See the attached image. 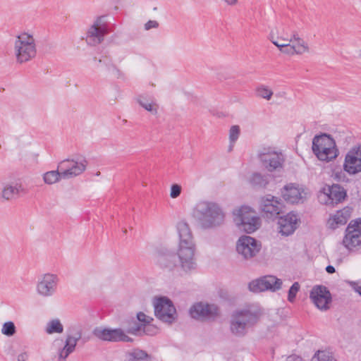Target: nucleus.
I'll return each mask as SVG.
<instances>
[{"label": "nucleus", "mask_w": 361, "mask_h": 361, "mask_svg": "<svg viewBox=\"0 0 361 361\" xmlns=\"http://www.w3.org/2000/svg\"><path fill=\"white\" fill-rule=\"evenodd\" d=\"M179 243L177 255L166 250L159 252L157 263L162 269L170 271L179 267L185 274L197 269V264L195 257V244L189 225L183 221L177 224Z\"/></svg>", "instance_id": "1"}, {"label": "nucleus", "mask_w": 361, "mask_h": 361, "mask_svg": "<svg viewBox=\"0 0 361 361\" xmlns=\"http://www.w3.org/2000/svg\"><path fill=\"white\" fill-rule=\"evenodd\" d=\"M192 215L204 229H211L224 224L225 213L220 205L214 202L202 201L193 209Z\"/></svg>", "instance_id": "2"}, {"label": "nucleus", "mask_w": 361, "mask_h": 361, "mask_svg": "<svg viewBox=\"0 0 361 361\" xmlns=\"http://www.w3.org/2000/svg\"><path fill=\"white\" fill-rule=\"evenodd\" d=\"M261 315V310L254 306L235 310L230 319L231 332L238 337L245 336L247 329L256 324Z\"/></svg>", "instance_id": "3"}, {"label": "nucleus", "mask_w": 361, "mask_h": 361, "mask_svg": "<svg viewBox=\"0 0 361 361\" xmlns=\"http://www.w3.org/2000/svg\"><path fill=\"white\" fill-rule=\"evenodd\" d=\"M312 149L321 161H331L338 155L336 140L327 133L315 135L312 139Z\"/></svg>", "instance_id": "4"}, {"label": "nucleus", "mask_w": 361, "mask_h": 361, "mask_svg": "<svg viewBox=\"0 0 361 361\" xmlns=\"http://www.w3.org/2000/svg\"><path fill=\"white\" fill-rule=\"evenodd\" d=\"M257 157L262 166L269 172H280L283 169L285 156L275 147H262L258 150Z\"/></svg>", "instance_id": "5"}, {"label": "nucleus", "mask_w": 361, "mask_h": 361, "mask_svg": "<svg viewBox=\"0 0 361 361\" xmlns=\"http://www.w3.org/2000/svg\"><path fill=\"white\" fill-rule=\"evenodd\" d=\"M15 54L18 63H23L35 58L37 54L35 39L33 36L24 32L18 35L15 41Z\"/></svg>", "instance_id": "6"}, {"label": "nucleus", "mask_w": 361, "mask_h": 361, "mask_svg": "<svg viewBox=\"0 0 361 361\" xmlns=\"http://www.w3.org/2000/svg\"><path fill=\"white\" fill-rule=\"evenodd\" d=\"M233 214L236 225L245 232L250 233L259 228L260 219L255 215L250 207L243 206L234 210Z\"/></svg>", "instance_id": "7"}, {"label": "nucleus", "mask_w": 361, "mask_h": 361, "mask_svg": "<svg viewBox=\"0 0 361 361\" xmlns=\"http://www.w3.org/2000/svg\"><path fill=\"white\" fill-rule=\"evenodd\" d=\"M82 334L80 326H72L68 329L65 344L58 351L59 361L65 360L75 350L78 341L82 340L83 343L86 342L87 340L82 338Z\"/></svg>", "instance_id": "8"}, {"label": "nucleus", "mask_w": 361, "mask_h": 361, "mask_svg": "<svg viewBox=\"0 0 361 361\" xmlns=\"http://www.w3.org/2000/svg\"><path fill=\"white\" fill-rule=\"evenodd\" d=\"M261 248V242L249 235H242L236 242V251L245 259L255 257Z\"/></svg>", "instance_id": "9"}, {"label": "nucleus", "mask_w": 361, "mask_h": 361, "mask_svg": "<svg viewBox=\"0 0 361 361\" xmlns=\"http://www.w3.org/2000/svg\"><path fill=\"white\" fill-rule=\"evenodd\" d=\"M154 314L163 322L171 324L176 319V310L171 300L160 297L154 302Z\"/></svg>", "instance_id": "10"}, {"label": "nucleus", "mask_w": 361, "mask_h": 361, "mask_svg": "<svg viewBox=\"0 0 361 361\" xmlns=\"http://www.w3.org/2000/svg\"><path fill=\"white\" fill-rule=\"evenodd\" d=\"M342 243L350 251L361 246V219L348 224Z\"/></svg>", "instance_id": "11"}, {"label": "nucleus", "mask_w": 361, "mask_h": 361, "mask_svg": "<svg viewBox=\"0 0 361 361\" xmlns=\"http://www.w3.org/2000/svg\"><path fill=\"white\" fill-rule=\"evenodd\" d=\"M104 18L98 17L89 28L86 37V41L89 44L95 46L100 44L104 40V37L109 33V28Z\"/></svg>", "instance_id": "12"}, {"label": "nucleus", "mask_w": 361, "mask_h": 361, "mask_svg": "<svg viewBox=\"0 0 361 361\" xmlns=\"http://www.w3.org/2000/svg\"><path fill=\"white\" fill-rule=\"evenodd\" d=\"M190 314L192 318L201 321L214 320L219 315V308L215 305L197 302L190 307Z\"/></svg>", "instance_id": "13"}, {"label": "nucleus", "mask_w": 361, "mask_h": 361, "mask_svg": "<svg viewBox=\"0 0 361 361\" xmlns=\"http://www.w3.org/2000/svg\"><path fill=\"white\" fill-rule=\"evenodd\" d=\"M282 281L274 276H265L251 281L248 288L250 291L258 293L267 290L276 291L281 288Z\"/></svg>", "instance_id": "14"}, {"label": "nucleus", "mask_w": 361, "mask_h": 361, "mask_svg": "<svg viewBox=\"0 0 361 361\" xmlns=\"http://www.w3.org/2000/svg\"><path fill=\"white\" fill-rule=\"evenodd\" d=\"M59 277L54 274H44L41 276L37 283V292L43 297H50L56 290Z\"/></svg>", "instance_id": "15"}, {"label": "nucleus", "mask_w": 361, "mask_h": 361, "mask_svg": "<svg viewBox=\"0 0 361 361\" xmlns=\"http://www.w3.org/2000/svg\"><path fill=\"white\" fill-rule=\"evenodd\" d=\"M343 169L350 175L361 172V145L355 146L347 153Z\"/></svg>", "instance_id": "16"}, {"label": "nucleus", "mask_w": 361, "mask_h": 361, "mask_svg": "<svg viewBox=\"0 0 361 361\" xmlns=\"http://www.w3.org/2000/svg\"><path fill=\"white\" fill-rule=\"evenodd\" d=\"M92 334L99 339L111 342H132L133 339L127 336L121 329H102L96 327Z\"/></svg>", "instance_id": "17"}, {"label": "nucleus", "mask_w": 361, "mask_h": 361, "mask_svg": "<svg viewBox=\"0 0 361 361\" xmlns=\"http://www.w3.org/2000/svg\"><path fill=\"white\" fill-rule=\"evenodd\" d=\"M87 161H81L66 159L59 164L58 169L62 171L63 178H70L81 174L86 169Z\"/></svg>", "instance_id": "18"}, {"label": "nucleus", "mask_w": 361, "mask_h": 361, "mask_svg": "<svg viewBox=\"0 0 361 361\" xmlns=\"http://www.w3.org/2000/svg\"><path fill=\"white\" fill-rule=\"evenodd\" d=\"M310 298L316 307L321 310L329 309L331 302V295L326 287L316 286L310 291Z\"/></svg>", "instance_id": "19"}, {"label": "nucleus", "mask_w": 361, "mask_h": 361, "mask_svg": "<svg viewBox=\"0 0 361 361\" xmlns=\"http://www.w3.org/2000/svg\"><path fill=\"white\" fill-rule=\"evenodd\" d=\"M283 203L271 195H268L265 198H262L261 202V209L265 216L268 219H274L283 213Z\"/></svg>", "instance_id": "20"}, {"label": "nucleus", "mask_w": 361, "mask_h": 361, "mask_svg": "<svg viewBox=\"0 0 361 361\" xmlns=\"http://www.w3.org/2000/svg\"><path fill=\"white\" fill-rule=\"evenodd\" d=\"M322 195L327 197L328 200L325 202L326 204H338L343 200L346 196L345 189L338 184H333L332 185H326L322 188Z\"/></svg>", "instance_id": "21"}, {"label": "nucleus", "mask_w": 361, "mask_h": 361, "mask_svg": "<svg viewBox=\"0 0 361 361\" xmlns=\"http://www.w3.org/2000/svg\"><path fill=\"white\" fill-rule=\"evenodd\" d=\"M298 220L297 216L291 212L281 216L278 221L279 232L283 235H291L297 228Z\"/></svg>", "instance_id": "22"}, {"label": "nucleus", "mask_w": 361, "mask_h": 361, "mask_svg": "<svg viewBox=\"0 0 361 361\" xmlns=\"http://www.w3.org/2000/svg\"><path fill=\"white\" fill-rule=\"evenodd\" d=\"M282 195L287 202L291 204L298 203L303 198L300 189L293 184L284 187Z\"/></svg>", "instance_id": "23"}, {"label": "nucleus", "mask_w": 361, "mask_h": 361, "mask_svg": "<svg viewBox=\"0 0 361 361\" xmlns=\"http://www.w3.org/2000/svg\"><path fill=\"white\" fill-rule=\"evenodd\" d=\"M136 101L143 109L152 114H157L159 106L152 97L141 94L137 97Z\"/></svg>", "instance_id": "24"}, {"label": "nucleus", "mask_w": 361, "mask_h": 361, "mask_svg": "<svg viewBox=\"0 0 361 361\" xmlns=\"http://www.w3.org/2000/svg\"><path fill=\"white\" fill-rule=\"evenodd\" d=\"M279 38L275 39L273 35H271V37H270V40L271 41V42L275 46H276L281 52L286 54H289V55L295 54L293 44H290V42H292V39L281 38V39L282 41H285L286 43H280L279 42Z\"/></svg>", "instance_id": "25"}, {"label": "nucleus", "mask_w": 361, "mask_h": 361, "mask_svg": "<svg viewBox=\"0 0 361 361\" xmlns=\"http://www.w3.org/2000/svg\"><path fill=\"white\" fill-rule=\"evenodd\" d=\"M269 182V176L263 175L260 173H254L250 178V184L258 188H265Z\"/></svg>", "instance_id": "26"}, {"label": "nucleus", "mask_w": 361, "mask_h": 361, "mask_svg": "<svg viewBox=\"0 0 361 361\" xmlns=\"http://www.w3.org/2000/svg\"><path fill=\"white\" fill-rule=\"evenodd\" d=\"M129 361H151L152 356L141 349H134L128 353Z\"/></svg>", "instance_id": "27"}, {"label": "nucleus", "mask_w": 361, "mask_h": 361, "mask_svg": "<svg viewBox=\"0 0 361 361\" xmlns=\"http://www.w3.org/2000/svg\"><path fill=\"white\" fill-rule=\"evenodd\" d=\"M45 331L48 334H61L63 331V326L59 319H51L47 324Z\"/></svg>", "instance_id": "28"}, {"label": "nucleus", "mask_w": 361, "mask_h": 361, "mask_svg": "<svg viewBox=\"0 0 361 361\" xmlns=\"http://www.w3.org/2000/svg\"><path fill=\"white\" fill-rule=\"evenodd\" d=\"M60 169L56 171H47L43 175V180L45 183L51 185L57 183L62 178V171H59Z\"/></svg>", "instance_id": "29"}, {"label": "nucleus", "mask_w": 361, "mask_h": 361, "mask_svg": "<svg viewBox=\"0 0 361 361\" xmlns=\"http://www.w3.org/2000/svg\"><path fill=\"white\" fill-rule=\"evenodd\" d=\"M20 188V185H18V184L14 186H6L2 191V197L7 200L13 199L15 196L18 195Z\"/></svg>", "instance_id": "30"}, {"label": "nucleus", "mask_w": 361, "mask_h": 361, "mask_svg": "<svg viewBox=\"0 0 361 361\" xmlns=\"http://www.w3.org/2000/svg\"><path fill=\"white\" fill-rule=\"evenodd\" d=\"M312 361H336L329 352L318 351L312 358Z\"/></svg>", "instance_id": "31"}, {"label": "nucleus", "mask_w": 361, "mask_h": 361, "mask_svg": "<svg viewBox=\"0 0 361 361\" xmlns=\"http://www.w3.org/2000/svg\"><path fill=\"white\" fill-rule=\"evenodd\" d=\"M16 332V328L13 322H5L1 329V333L6 336H12Z\"/></svg>", "instance_id": "32"}, {"label": "nucleus", "mask_w": 361, "mask_h": 361, "mask_svg": "<svg viewBox=\"0 0 361 361\" xmlns=\"http://www.w3.org/2000/svg\"><path fill=\"white\" fill-rule=\"evenodd\" d=\"M105 66L108 71L111 72L112 75L115 77L119 78L123 76V73L119 70V68L112 63L111 60H109L108 62L105 63Z\"/></svg>", "instance_id": "33"}, {"label": "nucleus", "mask_w": 361, "mask_h": 361, "mask_svg": "<svg viewBox=\"0 0 361 361\" xmlns=\"http://www.w3.org/2000/svg\"><path fill=\"white\" fill-rule=\"evenodd\" d=\"M295 54H302L309 52L310 48L307 44L304 41H300L296 44H293Z\"/></svg>", "instance_id": "34"}, {"label": "nucleus", "mask_w": 361, "mask_h": 361, "mask_svg": "<svg viewBox=\"0 0 361 361\" xmlns=\"http://www.w3.org/2000/svg\"><path fill=\"white\" fill-rule=\"evenodd\" d=\"M343 221V216H340L338 214H334V216L329 220V224L330 226L335 229L340 225H344L347 223L348 221H345L344 222H342Z\"/></svg>", "instance_id": "35"}, {"label": "nucleus", "mask_w": 361, "mask_h": 361, "mask_svg": "<svg viewBox=\"0 0 361 361\" xmlns=\"http://www.w3.org/2000/svg\"><path fill=\"white\" fill-rule=\"evenodd\" d=\"M257 92L260 97L267 100H269L273 95V92L270 89L264 86L258 87Z\"/></svg>", "instance_id": "36"}, {"label": "nucleus", "mask_w": 361, "mask_h": 361, "mask_svg": "<svg viewBox=\"0 0 361 361\" xmlns=\"http://www.w3.org/2000/svg\"><path fill=\"white\" fill-rule=\"evenodd\" d=\"M240 128L238 126H233L229 130V140L231 144H233L239 137Z\"/></svg>", "instance_id": "37"}, {"label": "nucleus", "mask_w": 361, "mask_h": 361, "mask_svg": "<svg viewBox=\"0 0 361 361\" xmlns=\"http://www.w3.org/2000/svg\"><path fill=\"white\" fill-rule=\"evenodd\" d=\"M300 290V284L298 282H295L288 290V300L293 302L295 298L297 293Z\"/></svg>", "instance_id": "38"}, {"label": "nucleus", "mask_w": 361, "mask_h": 361, "mask_svg": "<svg viewBox=\"0 0 361 361\" xmlns=\"http://www.w3.org/2000/svg\"><path fill=\"white\" fill-rule=\"evenodd\" d=\"M137 319L143 326L150 324V323L153 321L152 317L146 315L142 312H140L137 314Z\"/></svg>", "instance_id": "39"}, {"label": "nucleus", "mask_w": 361, "mask_h": 361, "mask_svg": "<svg viewBox=\"0 0 361 361\" xmlns=\"http://www.w3.org/2000/svg\"><path fill=\"white\" fill-rule=\"evenodd\" d=\"M143 326L136 322H133V325L128 328V333L132 334H140L142 331Z\"/></svg>", "instance_id": "40"}, {"label": "nucleus", "mask_w": 361, "mask_h": 361, "mask_svg": "<svg viewBox=\"0 0 361 361\" xmlns=\"http://www.w3.org/2000/svg\"><path fill=\"white\" fill-rule=\"evenodd\" d=\"M336 214H338L340 216H343V221L342 222H344L345 221H348L351 215V209L349 207H345L343 209L338 211Z\"/></svg>", "instance_id": "41"}, {"label": "nucleus", "mask_w": 361, "mask_h": 361, "mask_svg": "<svg viewBox=\"0 0 361 361\" xmlns=\"http://www.w3.org/2000/svg\"><path fill=\"white\" fill-rule=\"evenodd\" d=\"M180 192L181 187L179 185L173 184L171 185L170 196L172 198L178 197L180 195Z\"/></svg>", "instance_id": "42"}, {"label": "nucleus", "mask_w": 361, "mask_h": 361, "mask_svg": "<svg viewBox=\"0 0 361 361\" xmlns=\"http://www.w3.org/2000/svg\"><path fill=\"white\" fill-rule=\"evenodd\" d=\"M142 331L147 335H154L157 333V329L154 326L148 324L143 326Z\"/></svg>", "instance_id": "43"}, {"label": "nucleus", "mask_w": 361, "mask_h": 361, "mask_svg": "<svg viewBox=\"0 0 361 361\" xmlns=\"http://www.w3.org/2000/svg\"><path fill=\"white\" fill-rule=\"evenodd\" d=\"M145 30H149L152 28H157L159 27V23L157 20H149L145 24Z\"/></svg>", "instance_id": "44"}, {"label": "nucleus", "mask_w": 361, "mask_h": 361, "mask_svg": "<svg viewBox=\"0 0 361 361\" xmlns=\"http://www.w3.org/2000/svg\"><path fill=\"white\" fill-rule=\"evenodd\" d=\"M28 357V353L27 352H23L18 355L17 361H27Z\"/></svg>", "instance_id": "45"}, {"label": "nucleus", "mask_w": 361, "mask_h": 361, "mask_svg": "<svg viewBox=\"0 0 361 361\" xmlns=\"http://www.w3.org/2000/svg\"><path fill=\"white\" fill-rule=\"evenodd\" d=\"M286 361H302V359L300 356L292 355L288 356Z\"/></svg>", "instance_id": "46"}, {"label": "nucleus", "mask_w": 361, "mask_h": 361, "mask_svg": "<svg viewBox=\"0 0 361 361\" xmlns=\"http://www.w3.org/2000/svg\"><path fill=\"white\" fill-rule=\"evenodd\" d=\"M348 138L350 139V137L345 136L344 137H343L342 135H339L338 136L336 135V137H335V139H336L338 142H342L343 144H345L347 142Z\"/></svg>", "instance_id": "47"}, {"label": "nucleus", "mask_w": 361, "mask_h": 361, "mask_svg": "<svg viewBox=\"0 0 361 361\" xmlns=\"http://www.w3.org/2000/svg\"><path fill=\"white\" fill-rule=\"evenodd\" d=\"M290 39H292V42L295 41V42H298L300 41H304V39H302V38L300 37L299 35L297 32H293V34L292 35V36Z\"/></svg>", "instance_id": "48"}, {"label": "nucleus", "mask_w": 361, "mask_h": 361, "mask_svg": "<svg viewBox=\"0 0 361 361\" xmlns=\"http://www.w3.org/2000/svg\"><path fill=\"white\" fill-rule=\"evenodd\" d=\"M326 271L329 274H333V273H334L336 271L335 268L333 266H331V265H328L326 267Z\"/></svg>", "instance_id": "49"}, {"label": "nucleus", "mask_w": 361, "mask_h": 361, "mask_svg": "<svg viewBox=\"0 0 361 361\" xmlns=\"http://www.w3.org/2000/svg\"><path fill=\"white\" fill-rule=\"evenodd\" d=\"M225 2L228 4V5H230V6H233L235 4H236L238 0H224Z\"/></svg>", "instance_id": "50"}, {"label": "nucleus", "mask_w": 361, "mask_h": 361, "mask_svg": "<svg viewBox=\"0 0 361 361\" xmlns=\"http://www.w3.org/2000/svg\"><path fill=\"white\" fill-rule=\"evenodd\" d=\"M105 58H107V56H105ZM109 60H110V59H106V60L105 61V60H104V59H99L98 60V62H99V63H104V64L105 65V63L108 62Z\"/></svg>", "instance_id": "51"}, {"label": "nucleus", "mask_w": 361, "mask_h": 361, "mask_svg": "<svg viewBox=\"0 0 361 361\" xmlns=\"http://www.w3.org/2000/svg\"><path fill=\"white\" fill-rule=\"evenodd\" d=\"M355 290L360 294V293H361V286L356 288Z\"/></svg>", "instance_id": "52"}, {"label": "nucleus", "mask_w": 361, "mask_h": 361, "mask_svg": "<svg viewBox=\"0 0 361 361\" xmlns=\"http://www.w3.org/2000/svg\"><path fill=\"white\" fill-rule=\"evenodd\" d=\"M232 147H233V146L231 145L229 149L231 150Z\"/></svg>", "instance_id": "53"}, {"label": "nucleus", "mask_w": 361, "mask_h": 361, "mask_svg": "<svg viewBox=\"0 0 361 361\" xmlns=\"http://www.w3.org/2000/svg\"><path fill=\"white\" fill-rule=\"evenodd\" d=\"M127 232L126 229L123 231V233H126Z\"/></svg>", "instance_id": "54"}, {"label": "nucleus", "mask_w": 361, "mask_h": 361, "mask_svg": "<svg viewBox=\"0 0 361 361\" xmlns=\"http://www.w3.org/2000/svg\"><path fill=\"white\" fill-rule=\"evenodd\" d=\"M360 295H361V293H360Z\"/></svg>", "instance_id": "55"}]
</instances>
